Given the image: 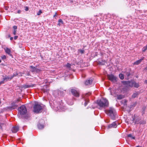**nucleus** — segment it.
<instances>
[{
    "label": "nucleus",
    "mask_w": 147,
    "mask_h": 147,
    "mask_svg": "<svg viewBox=\"0 0 147 147\" xmlns=\"http://www.w3.org/2000/svg\"><path fill=\"white\" fill-rule=\"evenodd\" d=\"M133 121L135 122V124H139L140 121L141 119L140 117L137 115L135 114L132 117Z\"/></svg>",
    "instance_id": "5"
},
{
    "label": "nucleus",
    "mask_w": 147,
    "mask_h": 147,
    "mask_svg": "<svg viewBox=\"0 0 147 147\" xmlns=\"http://www.w3.org/2000/svg\"><path fill=\"white\" fill-rule=\"evenodd\" d=\"M57 108L58 109H59V108L58 107H57Z\"/></svg>",
    "instance_id": "52"
},
{
    "label": "nucleus",
    "mask_w": 147,
    "mask_h": 147,
    "mask_svg": "<svg viewBox=\"0 0 147 147\" xmlns=\"http://www.w3.org/2000/svg\"><path fill=\"white\" fill-rule=\"evenodd\" d=\"M13 28L14 29V30H16L17 29V26H14L13 27Z\"/></svg>",
    "instance_id": "36"
},
{
    "label": "nucleus",
    "mask_w": 147,
    "mask_h": 147,
    "mask_svg": "<svg viewBox=\"0 0 147 147\" xmlns=\"http://www.w3.org/2000/svg\"><path fill=\"white\" fill-rule=\"evenodd\" d=\"M1 60L0 59V63H1Z\"/></svg>",
    "instance_id": "49"
},
{
    "label": "nucleus",
    "mask_w": 147,
    "mask_h": 147,
    "mask_svg": "<svg viewBox=\"0 0 147 147\" xmlns=\"http://www.w3.org/2000/svg\"><path fill=\"white\" fill-rule=\"evenodd\" d=\"M97 102L98 105L101 108H105L109 106V102L105 98H102L100 100H98Z\"/></svg>",
    "instance_id": "1"
},
{
    "label": "nucleus",
    "mask_w": 147,
    "mask_h": 147,
    "mask_svg": "<svg viewBox=\"0 0 147 147\" xmlns=\"http://www.w3.org/2000/svg\"><path fill=\"white\" fill-rule=\"evenodd\" d=\"M28 7H25V10L26 11H27L28 10Z\"/></svg>",
    "instance_id": "37"
},
{
    "label": "nucleus",
    "mask_w": 147,
    "mask_h": 147,
    "mask_svg": "<svg viewBox=\"0 0 147 147\" xmlns=\"http://www.w3.org/2000/svg\"><path fill=\"white\" fill-rule=\"evenodd\" d=\"M90 94V93L86 94L85 95L84 99L85 101L84 105L85 106L87 105L88 103L89 102V100L87 97L88 95H89Z\"/></svg>",
    "instance_id": "9"
},
{
    "label": "nucleus",
    "mask_w": 147,
    "mask_h": 147,
    "mask_svg": "<svg viewBox=\"0 0 147 147\" xmlns=\"http://www.w3.org/2000/svg\"><path fill=\"white\" fill-rule=\"evenodd\" d=\"M139 94V92H136L134 93L132 95V97L133 98H135L138 96V95Z\"/></svg>",
    "instance_id": "21"
},
{
    "label": "nucleus",
    "mask_w": 147,
    "mask_h": 147,
    "mask_svg": "<svg viewBox=\"0 0 147 147\" xmlns=\"http://www.w3.org/2000/svg\"><path fill=\"white\" fill-rule=\"evenodd\" d=\"M30 67L32 69L31 71L32 72H35L37 71L38 70L37 68L33 66H30Z\"/></svg>",
    "instance_id": "20"
},
{
    "label": "nucleus",
    "mask_w": 147,
    "mask_h": 147,
    "mask_svg": "<svg viewBox=\"0 0 147 147\" xmlns=\"http://www.w3.org/2000/svg\"><path fill=\"white\" fill-rule=\"evenodd\" d=\"M34 85L35 84L28 85L26 84L24 85L23 87L24 88H27L33 87Z\"/></svg>",
    "instance_id": "16"
},
{
    "label": "nucleus",
    "mask_w": 147,
    "mask_h": 147,
    "mask_svg": "<svg viewBox=\"0 0 147 147\" xmlns=\"http://www.w3.org/2000/svg\"><path fill=\"white\" fill-rule=\"evenodd\" d=\"M19 130V127L18 126L13 127L11 129L12 132L14 133H16Z\"/></svg>",
    "instance_id": "13"
},
{
    "label": "nucleus",
    "mask_w": 147,
    "mask_h": 147,
    "mask_svg": "<svg viewBox=\"0 0 147 147\" xmlns=\"http://www.w3.org/2000/svg\"><path fill=\"white\" fill-rule=\"evenodd\" d=\"M18 37V36H15L14 37V39L15 40H16V39Z\"/></svg>",
    "instance_id": "38"
},
{
    "label": "nucleus",
    "mask_w": 147,
    "mask_h": 147,
    "mask_svg": "<svg viewBox=\"0 0 147 147\" xmlns=\"http://www.w3.org/2000/svg\"><path fill=\"white\" fill-rule=\"evenodd\" d=\"M126 75L127 76H129L130 75V73L129 72H127L126 74Z\"/></svg>",
    "instance_id": "35"
},
{
    "label": "nucleus",
    "mask_w": 147,
    "mask_h": 147,
    "mask_svg": "<svg viewBox=\"0 0 147 147\" xmlns=\"http://www.w3.org/2000/svg\"><path fill=\"white\" fill-rule=\"evenodd\" d=\"M18 107V105L16 104V103H12V105L9 107L8 108L11 109H14Z\"/></svg>",
    "instance_id": "15"
},
{
    "label": "nucleus",
    "mask_w": 147,
    "mask_h": 147,
    "mask_svg": "<svg viewBox=\"0 0 147 147\" xmlns=\"http://www.w3.org/2000/svg\"><path fill=\"white\" fill-rule=\"evenodd\" d=\"M42 11L41 10H40L38 11V12L37 13V15H40L41 13H42Z\"/></svg>",
    "instance_id": "30"
},
{
    "label": "nucleus",
    "mask_w": 147,
    "mask_h": 147,
    "mask_svg": "<svg viewBox=\"0 0 147 147\" xmlns=\"http://www.w3.org/2000/svg\"><path fill=\"white\" fill-rule=\"evenodd\" d=\"M38 128L40 129H43L44 127V125L40 124H39L38 125Z\"/></svg>",
    "instance_id": "24"
},
{
    "label": "nucleus",
    "mask_w": 147,
    "mask_h": 147,
    "mask_svg": "<svg viewBox=\"0 0 147 147\" xmlns=\"http://www.w3.org/2000/svg\"><path fill=\"white\" fill-rule=\"evenodd\" d=\"M117 123L116 121L113 122L112 124L109 125H108L109 128H111L112 127L115 128L117 127Z\"/></svg>",
    "instance_id": "12"
},
{
    "label": "nucleus",
    "mask_w": 147,
    "mask_h": 147,
    "mask_svg": "<svg viewBox=\"0 0 147 147\" xmlns=\"http://www.w3.org/2000/svg\"><path fill=\"white\" fill-rule=\"evenodd\" d=\"M17 101H19V100H18Z\"/></svg>",
    "instance_id": "50"
},
{
    "label": "nucleus",
    "mask_w": 147,
    "mask_h": 147,
    "mask_svg": "<svg viewBox=\"0 0 147 147\" xmlns=\"http://www.w3.org/2000/svg\"><path fill=\"white\" fill-rule=\"evenodd\" d=\"M144 57H143V58H142L140 59L134 63V64L136 65H138L144 59Z\"/></svg>",
    "instance_id": "17"
},
{
    "label": "nucleus",
    "mask_w": 147,
    "mask_h": 147,
    "mask_svg": "<svg viewBox=\"0 0 147 147\" xmlns=\"http://www.w3.org/2000/svg\"><path fill=\"white\" fill-rule=\"evenodd\" d=\"M18 75V74H17V73H15V74H14L12 76H11V78L12 79L13 78V77H14Z\"/></svg>",
    "instance_id": "29"
},
{
    "label": "nucleus",
    "mask_w": 147,
    "mask_h": 147,
    "mask_svg": "<svg viewBox=\"0 0 147 147\" xmlns=\"http://www.w3.org/2000/svg\"><path fill=\"white\" fill-rule=\"evenodd\" d=\"M58 22V23L57 25L59 26H60L61 24H63V22L61 19L59 20Z\"/></svg>",
    "instance_id": "22"
},
{
    "label": "nucleus",
    "mask_w": 147,
    "mask_h": 147,
    "mask_svg": "<svg viewBox=\"0 0 147 147\" xmlns=\"http://www.w3.org/2000/svg\"><path fill=\"white\" fill-rule=\"evenodd\" d=\"M49 90V88L48 86L47 85H45L41 90L44 93H47Z\"/></svg>",
    "instance_id": "8"
},
{
    "label": "nucleus",
    "mask_w": 147,
    "mask_h": 147,
    "mask_svg": "<svg viewBox=\"0 0 147 147\" xmlns=\"http://www.w3.org/2000/svg\"><path fill=\"white\" fill-rule=\"evenodd\" d=\"M111 90V88H109V90Z\"/></svg>",
    "instance_id": "46"
},
{
    "label": "nucleus",
    "mask_w": 147,
    "mask_h": 147,
    "mask_svg": "<svg viewBox=\"0 0 147 147\" xmlns=\"http://www.w3.org/2000/svg\"><path fill=\"white\" fill-rule=\"evenodd\" d=\"M119 76L120 78L121 79H123L124 78L123 75L122 74H120L119 75Z\"/></svg>",
    "instance_id": "27"
},
{
    "label": "nucleus",
    "mask_w": 147,
    "mask_h": 147,
    "mask_svg": "<svg viewBox=\"0 0 147 147\" xmlns=\"http://www.w3.org/2000/svg\"><path fill=\"white\" fill-rule=\"evenodd\" d=\"M43 109V107L38 103H35L33 106V111L35 113H39Z\"/></svg>",
    "instance_id": "4"
},
{
    "label": "nucleus",
    "mask_w": 147,
    "mask_h": 147,
    "mask_svg": "<svg viewBox=\"0 0 147 147\" xmlns=\"http://www.w3.org/2000/svg\"><path fill=\"white\" fill-rule=\"evenodd\" d=\"M127 136L128 137L130 138H131V139H135V137L133 136L131 134H129Z\"/></svg>",
    "instance_id": "26"
},
{
    "label": "nucleus",
    "mask_w": 147,
    "mask_h": 147,
    "mask_svg": "<svg viewBox=\"0 0 147 147\" xmlns=\"http://www.w3.org/2000/svg\"><path fill=\"white\" fill-rule=\"evenodd\" d=\"M71 92L72 94L75 96L76 97H78L79 96V91L74 89L71 90Z\"/></svg>",
    "instance_id": "7"
},
{
    "label": "nucleus",
    "mask_w": 147,
    "mask_h": 147,
    "mask_svg": "<svg viewBox=\"0 0 147 147\" xmlns=\"http://www.w3.org/2000/svg\"><path fill=\"white\" fill-rule=\"evenodd\" d=\"M129 85L131 86H134L136 88L139 87L138 84L135 82H129Z\"/></svg>",
    "instance_id": "10"
},
{
    "label": "nucleus",
    "mask_w": 147,
    "mask_h": 147,
    "mask_svg": "<svg viewBox=\"0 0 147 147\" xmlns=\"http://www.w3.org/2000/svg\"><path fill=\"white\" fill-rule=\"evenodd\" d=\"M107 76L109 79L112 82H115L116 81L117 78L115 76L112 74L108 75Z\"/></svg>",
    "instance_id": "6"
},
{
    "label": "nucleus",
    "mask_w": 147,
    "mask_h": 147,
    "mask_svg": "<svg viewBox=\"0 0 147 147\" xmlns=\"http://www.w3.org/2000/svg\"><path fill=\"white\" fill-rule=\"evenodd\" d=\"M136 147H141L139 146H137Z\"/></svg>",
    "instance_id": "47"
},
{
    "label": "nucleus",
    "mask_w": 147,
    "mask_h": 147,
    "mask_svg": "<svg viewBox=\"0 0 147 147\" xmlns=\"http://www.w3.org/2000/svg\"><path fill=\"white\" fill-rule=\"evenodd\" d=\"M145 83L146 84H147V80H145Z\"/></svg>",
    "instance_id": "44"
},
{
    "label": "nucleus",
    "mask_w": 147,
    "mask_h": 147,
    "mask_svg": "<svg viewBox=\"0 0 147 147\" xmlns=\"http://www.w3.org/2000/svg\"><path fill=\"white\" fill-rule=\"evenodd\" d=\"M144 70H147V66L145 68Z\"/></svg>",
    "instance_id": "42"
},
{
    "label": "nucleus",
    "mask_w": 147,
    "mask_h": 147,
    "mask_svg": "<svg viewBox=\"0 0 147 147\" xmlns=\"http://www.w3.org/2000/svg\"><path fill=\"white\" fill-rule=\"evenodd\" d=\"M78 51L80 52V53L81 54H83L84 53V51L81 49H79L78 50Z\"/></svg>",
    "instance_id": "31"
},
{
    "label": "nucleus",
    "mask_w": 147,
    "mask_h": 147,
    "mask_svg": "<svg viewBox=\"0 0 147 147\" xmlns=\"http://www.w3.org/2000/svg\"><path fill=\"white\" fill-rule=\"evenodd\" d=\"M123 101H124V102L125 103V104H126L127 103V100H124Z\"/></svg>",
    "instance_id": "40"
},
{
    "label": "nucleus",
    "mask_w": 147,
    "mask_h": 147,
    "mask_svg": "<svg viewBox=\"0 0 147 147\" xmlns=\"http://www.w3.org/2000/svg\"><path fill=\"white\" fill-rule=\"evenodd\" d=\"M0 127L1 129L5 128L6 127V124L5 122L4 123H0Z\"/></svg>",
    "instance_id": "19"
},
{
    "label": "nucleus",
    "mask_w": 147,
    "mask_h": 147,
    "mask_svg": "<svg viewBox=\"0 0 147 147\" xmlns=\"http://www.w3.org/2000/svg\"><path fill=\"white\" fill-rule=\"evenodd\" d=\"M1 58L3 59H5L6 58V56L5 55H4L1 57Z\"/></svg>",
    "instance_id": "33"
},
{
    "label": "nucleus",
    "mask_w": 147,
    "mask_h": 147,
    "mask_svg": "<svg viewBox=\"0 0 147 147\" xmlns=\"http://www.w3.org/2000/svg\"><path fill=\"white\" fill-rule=\"evenodd\" d=\"M70 1L71 2H72V1H71V0H70Z\"/></svg>",
    "instance_id": "48"
},
{
    "label": "nucleus",
    "mask_w": 147,
    "mask_h": 147,
    "mask_svg": "<svg viewBox=\"0 0 147 147\" xmlns=\"http://www.w3.org/2000/svg\"><path fill=\"white\" fill-rule=\"evenodd\" d=\"M12 79L11 76H8L3 78V80L0 82V85L4 83V81L6 80H11Z\"/></svg>",
    "instance_id": "14"
},
{
    "label": "nucleus",
    "mask_w": 147,
    "mask_h": 147,
    "mask_svg": "<svg viewBox=\"0 0 147 147\" xmlns=\"http://www.w3.org/2000/svg\"><path fill=\"white\" fill-rule=\"evenodd\" d=\"M18 115L20 117H24L25 115L27 113V110L26 107L24 105H22L18 109Z\"/></svg>",
    "instance_id": "2"
},
{
    "label": "nucleus",
    "mask_w": 147,
    "mask_h": 147,
    "mask_svg": "<svg viewBox=\"0 0 147 147\" xmlns=\"http://www.w3.org/2000/svg\"><path fill=\"white\" fill-rule=\"evenodd\" d=\"M105 113L109 116L112 119H114L116 113L115 110L114 108H110L108 110L105 111Z\"/></svg>",
    "instance_id": "3"
},
{
    "label": "nucleus",
    "mask_w": 147,
    "mask_h": 147,
    "mask_svg": "<svg viewBox=\"0 0 147 147\" xmlns=\"http://www.w3.org/2000/svg\"><path fill=\"white\" fill-rule=\"evenodd\" d=\"M71 64H69V63H67V65H66V66H67V67H68V68H70V67H71Z\"/></svg>",
    "instance_id": "32"
},
{
    "label": "nucleus",
    "mask_w": 147,
    "mask_h": 147,
    "mask_svg": "<svg viewBox=\"0 0 147 147\" xmlns=\"http://www.w3.org/2000/svg\"><path fill=\"white\" fill-rule=\"evenodd\" d=\"M19 74H20V75H21V76H22V73H20Z\"/></svg>",
    "instance_id": "45"
},
{
    "label": "nucleus",
    "mask_w": 147,
    "mask_h": 147,
    "mask_svg": "<svg viewBox=\"0 0 147 147\" xmlns=\"http://www.w3.org/2000/svg\"><path fill=\"white\" fill-rule=\"evenodd\" d=\"M20 12H21V11L20 10H18V13H20Z\"/></svg>",
    "instance_id": "43"
},
{
    "label": "nucleus",
    "mask_w": 147,
    "mask_h": 147,
    "mask_svg": "<svg viewBox=\"0 0 147 147\" xmlns=\"http://www.w3.org/2000/svg\"><path fill=\"white\" fill-rule=\"evenodd\" d=\"M59 109H60V107H59Z\"/></svg>",
    "instance_id": "51"
},
{
    "label": "nucleus",
    "mask_w": 147,
    "mask_h": 147,
    "mask_svg": "<svg viewBox=\"0 0 147 147\" xmlns=\"http://www.w3.org/2000/svg\"><path fill=\"white\" fill-rule=\"evenodd\" d=\"M16 30H14L13 32V34L14 35H15L16 34Z\"/></svg>",
    "instance_id": "34"
},
{
    "label": "nucleus",
    "mask_w": 147,
    "mask_h": 147,
    "mask_svg": "<svg viewBox=\"0 0 147 147\" xmlns=\"http://www.w3.org/2000/svg\"><path fill=\"white\" fill-rule=\"evenodd\" d=\"M93 79L92 78H90L87 80L85 82V84L86 85H89L92 84Z\"/></svg>",
    "instance_id": "11"
},
{
    "label": "nucleus",
    "mask_w": 147,
    "mask_h": 147,
    "mask_svg": "<svg viewBox=\"0 0 147 147\" xmlns=\"http://www.w3.org/2000/svg\"><path fill=\"white\" fill-rule=\"evenodd\" d=\"M146 121L144 120H141L139 122V123L140 124H144L146 123Z\"/></svg>",
    "instance_id": "25"
},
{
    "label": "nucleus",
    "mask_w": 147,
    "mask_h": 147,
    "mask_svg": "<svg viewBox=\"0 0 147 147\" xmlns=\"http://www.w3.org/2000/svg\"><path fill=\"white\" fill-rule=\"evenodd\" d=\"M124 96L122 95H119L117 96V98L119 100H121L124 98Z\"/></svg>",
    "instance_id": "23"
},
{
    "label": "nucleus",
    "mask_w": 147,
    "mask_h": 147,
    "mask_svg": "<svg viewBox=\"0 0 147 147\" xmlns=\"http://www.w3.org/2000/svg\"><path fill=\"white\" fill-rule=\"evenodd\" d=\"M5 52L9 55L10 56H11V50L10 49H9L8 48H5Z\"/></svg>",
    "instance_id": "18"
},
{
    "label": "nucleus",
    "mask_w": 147,
    "mask_h": 147,
    "mask_svg": "<svg viewBox=\"0 0 147 147\" xmlns=\"http://www.w3.org/2000/svg\"><path fill=\"white\" fill-rule=\"evenodd\" d=\"M13 39V38L12 37H11L10 38V40H12Z\"/></svg>",
    "instance_id": "41"
},
{
    "label": "nucleus",
    "mask_w": 147,
    "mask_h": 147,
    "mask_svg": "<svg viewBox=\"0 0 147 147\" xmlns=\"http://www.w3.org/2000/svg\"><path fill=\"white\" fill-rule=\"evenodd\" d=\"M147 49V45L146 46L142 48V51L145 52Z\"/></svg>",
    "instance_id": "28"
},
{
    "label": "nucleus",
    "mask_w": 147,
    "mask_h": 147,
    "mask_svg": "<svg viewBox=\"0 0 147 147\" xmlns=\"http://www.w3.org/2000/svg\"><path fill=\"white\" fill-rule=\"evenodd\" d=\"M57 15V13L56 12H55V14L53 16L54 17H55Z\"/></svg>",
    "instance_id": "39"
}]
</instances>
